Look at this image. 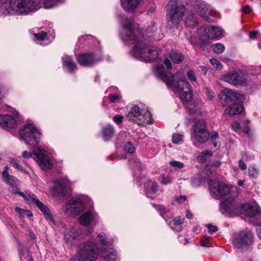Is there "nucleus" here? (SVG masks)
<instances>
[{"label":"nucleus","mask_w":261,"mask_h":261,"mask_svg":"<svg viewBox=\"0 0 261 261\" xmlns=\"http://www.w3.org/2000/svg\"><path fill=\"white\" fill-rule=\"evenodd\" d=\"M136 166L137 167L142 168L143 165L141 164L140 161L139 160H137L136 162Z\"/></svg>","instance_id":"774afa93"},{"label":"nucleus","mask_w":261,"mask_h":261,"mask_svg":"<svg viewBox=\"0 0 261 261\" xmlns=\"http://www.w3.org/2000/svg\"><path fill=\"white\" fill-rule=\"evenodd\" d=\"M109 98L111 102H116L119 100V96L118 95H110Z\"/></svg>","instance_id":"6e6d98bb"},{"label":"nucleus","mask_w":261,"mask_h":261,"mask_svg":"<svg viewBox=\"0 0 261 261\" xmlns=\"http://www.w3.org/2000/svg\"><path fill=\"white\" fill-rule=\"evenodd\" d=\"M231 127L233 130L235 132H237L240 129L241 125L238 122H234L232 125Z\"/></svg>","instance_id":"4d7b16f0"},{"label":"nucleus","mask_w":261,"mask_h":261,"mask_svg":"<svg viewBox=\"0 0 261 261\" xmlns=\"http://www.w3.org/2000/svg\"><path fill=\"white\" fill-rule=\"evenodd\" d=\"M186 8L184 5L175 0L170 1L167 5L168 23L171 27L177 28L185 14Z\"/></svg>","instance_id":"423d86ee"},{"label":"nucleus","mask_w":261,"mask_h":261,"mask_svg":"<svg viewBox=\"0 0 261 261\" xmlns=\"http://www.w3.org/2000/svg\"><path fill=\"white\" fill-rule=\"evenodd\" d=\"M127 117L129 120L143 126L151 124L153 121L151 115L147 108H141L137 105L130 108Z\"/></svg>","instance_id":"7ed1b4c3"},{"label":"nucleus","mask_w":261,"mask_h":261,"mask_svg":"<svg viewBox=\"0 0 261 261\" xmlns=\"http://www.w3.org/2000/svg\"><path fill=\"white\" fill-rule=\"evenodd\" d=\"M62 59L64 66L68 69L70 72L72 73L76 70V66L70 56H64Z\"/></svg>","instance_id":"bb28decb"},{"label":"nucleus","mask_w":261,"mask_h":261,"mask_svg":"<svg viewBox=\"0 0 261 261\" xmlns=\"http://www.w3.org/2000/svg\"><path fill=\"white\" fill-rule=\"evenodd\" d=\"M40 4L43 2V7L46 9L52 8L57 6L61 0H40Z\"/></svg>","instance_id":"72a5a7b5"},{"label":"nucleus","mask_w":261,"mask_h":261,"mask_svg":"<svg viewBox=\"0 0 261 261\" xmlns=\"http://www.w3.org/2000/svg\"><path fill=\"white\" fill-rule=\"evenodd\" d=\"M194 135L196 139L202 143L207 139V133L206 131V125L203 120H199L195 124Z\"/></svg>","instance_id":"2eb2a0df"},{"label":"nucleus","mask_w":261,"mask_h":261,"mask_svg":"<svg viewBox=\"0 0 261 261\" xmlns=\"http://www.w3.org/2000/svg\"><path fill=\"white\" fill-rule=\"evenodd\" d=\"M206 93L210 100L213 99L215 96V93L208 89H206Z\"/></svg>","instance_id":"680f3d73"},{"label":"nucleus","mask_w":261,"mask_h":261,"mask_svg":"<svg viewBox=\"0 0 261 261\" xmlns=\"http://www.w3.org/2000/svg\"><path fill=\"white\" fill-rule=\"evenodd\" d=\"M147 190H149L152 194H154L158 190V185L156 182L152 181H148L145 184Z\"/></svg>","instance_id":"f704fd0d"},{"label":"nucleus","mask_w":261,"mask_h":261,"mask_svg":"<svg viewBox=\"0 0 261 261\" xmlns=\"http://www.w3.org/2000/svg\"><path fill=\"white\" fill-rule=\"evenodd\" d=\"M10 162H11V164L12 165V166L15 168H16L20 171H23V169H22V168L21 167V166L20 165L18 164V162L15 160L12 159Z\"/></svg>","instance_id":"09e8293b"},{"label":"nucleus","mask_w":261,"mask_h":261,"mask_svg":"<svg viewBox=\"0 0 261 261\" xmlns=\"http://www.w3.org/2000/svg\"><path fill=\"white\" fill-rule=\"evenodd\" d=\"M19 135L27 145L33 147V149L38 147L36 145L40 141L41 133L33 124L24 125L19 129Z\"/></svg>","instance_id":"20e7f679"},{"label":"nucleus","mask_w":261,"mask_h":261,"mask_svg":"<svg viewBox=\"0 0 261 261\" xmlns=\"http://www.w3.org/2000/svg\"><path fill=\"white\" fill-rule=\"evenodd\" d=\"M124 150L127 153H132L135 152V148L130 142H127L125 144Z\"/></svg>","instance_id":"a19ab883"},{"label":"nucleus","mask_w":261,"mask_h":261,"mask_svg":"<svg viewBox=\"0 0 261 261\" xmlns=\"http://www.w3.org/2000/svg\"><path fill=\"white\" fill-rule=\"evenodd\" d=\"M239 207L234 199L229 197L221 203L220 208L223 214H233L237 213Z\"/></svg>","instance_id":"f3484780"},{"label":"nucleus","mask_w":261,"mask_h":261,"mask_svg":"<svg viewBox=\"0 0 261 261\" xmlns=\"http://www.w3.org/2000/svg\"><path fill=\"white\" fill-rule=\"evenodd\" d=\"M250 10H251V9H250V6L248 5H246L243 7L242 10L244 13L247 14V13H249V12L250 11Z\"/></svg>","instance_id":"69168bd1"},{"label":"nucleus","mask_w":261,"mask_h":261,"mask_svg":"<svg viewBox=\"0 0 261 261\" xmlns=\"http://www.w3.org/2000/svg\"><path fill=\"white\" fill-rule=\"evenodd\" d=\"M69 185V181L67 178H61L55 182V189L58 193L63 194Z\"/></svg>","instance_id":"4be33fe9"},{"label":"nucleus","mask_w":261,"mask_h":261,"mask_svg":"<svg viewBox=\"0 0 261 261\" xmlns=\"http://www.w3.org/2000/svg\"><path fill=\"white\" fill-rule=\"evenodd\" d=\"M122 30L120 34L123 40H133L136 44L132 49L134 57L145 62L154 61L158 57V50L155 46H148L144 41L139 40L133 31L134 19L120 16Z\"/></svg>","instance_id":"f03ea898"},{"label":"nucleus","mask_w":261,"mask_h":261,"mask_svg":"<svg viewBox=\"0 0 261 261\" xmlns=\"http://www.w3.org/2000/svg\"><path fill=\"white\" fill-rule=\"evenodd\" d=\"M12 191L14 193H18L26 200H29V198H30L34 203L36 202V200H38V199L36 198V196L29 191H26L25 194L22 192H18V189H13Z\"/></svg>","instance_id":"c756f323"},{"label":"nucleus","mask_w":261,"mask_h":261,"mask_svg":"<svg viewBox=\"0 0 261 261\" xmlns=\"http://www.w3.org/2000/svg\"><path fill=\"white\" fill-rule=\"evenodd\" d=\"M250 221L256 225H261V213L258 211L254 216L250 219Z\"/></svg>","instance_id":"e433bc0d"},{"label":"nucleus","mask_w":261,"mask_h":261,"mask_svg":"<svg viewBox=\"0 0 261 261\" xmlns=\"http://www.w3.org/2000/svg\"><path fill=\"white\" fill-rule=\"evenodd\" d=\"M85 207L80 199L72 198L65 205V213L71 215H78L84 210Z\"/></svg>","instance_id":"f8f14e48"},{"label":"nucleus","mask_w":261,"mask_h":261,"mask_svg":"<svg viewBox=\"0 0 261 261\" xmlns=\"http://www.w3.org/2000/svg\"><path fill=\"white\" fill-rule=\"evenodd\" d=\"M94 214L90 211L83 213L79 218L80 223L85 226H87L94 219Z\"/></svg>","instance_id":"cd10ccee"},{"label":"nucleus","mask_w":261,"mask_h":261,"mask_svg":"<svg viewBox=\"0 0 261 261\" xmlns=\"http://www.w3.org/2000/svg\"><path fill=\"white\" fill-rule=\"evenodd\" d=\"M22 156L24 158L28 159V158H30L32 157V153L31 152H28L27 151H24L22 152Z\"/></svg>","instance_id":"e2e57ef3"},{"label":"nucleus","mask_w":261,"mask_h":261,"mask_svg":"<svg viewBox=\"0 0 261 261\" xmlns=\"http://www.w3.org/2000/svg\"><path fill=\"white\" fill-rule=\"evenodd\" d=\"M10 162H11V164L12 165V166L15 168H16L20 171H23V169H22V168L21 167V166L20 165L18 164V162L15 160L12 159Z\"/></svg>","instance_id":"de8ad7c7"},{"label":"nucleus","mask_w":261,"mask_h":261,"mask_svg":"<svg viewBox=\"0 0 261 261\" xmlns=\"http://www.w3.org/2000/svg\"><path fill=\"white\" fill-rule=\"evenodd\" d=\"M2 177L4 181H5L6 184L12 186H14L15 185H17V178L13 176L9 175L8 166H5L4 167L3 172L2 173Z\"/></svg>","instance_id":"b1692460"},{"label":"nucleus","mask_w":261,"mask_h":261,"mask_svg":"<svg viewBox=\"0 0 261 261\" xmlns=\"http://www.w3.org/2000/svg\"><path fill=\"white\" fill-rule=\"evenodd\" d=\"M169 164L174 167L175 170H179L185 167L184 163L177 161H171L169 162Z\"/></svg>","instance_id":"58836bf2"},{"label":"nucleus","mask_w":261,"mask_h":261,"mask_svg":"<svg viewBox=\"0 0 261 261\" xmlns=\"http://www.w3.org/2000/svg\"><path fill=\"white\" fill-rule=\"evenodd\" d=\"M78 63L83 66H90L96 63L97 60L92 54H84L77 57Z\"/></svg>","instance_id":"6ab92c4d"},{"label":"nucleus","mask_w":261,"mask_h":261,"mask_svg":"<svg viewBox=\"0 0 261 261\" xmlns=\"http://www.w3.org/2000/svg\"><path fill=\"white\" fill-rule=\"evenodd\" d=\"M151 31L152 30H150L149 29H147V30L145 31L146 34H141V37L144 39H146V37L154 39H157V38L156 37V35L154 33V31L152 32Z\"/></svg>","instance_id":"4c0bfd02"},{"label":"nucleus","mask_w":261,"mask_h":261,"mask_svg":"<svg viewBox=\"0 0 261 261\" xmlns=\"http://www.w3.org/2000/svg\"><path fill=\"white\" fill-rule=\"evenodd\" d=\"M210 61L213 67L217 69H220L222 67L221 63L216 59H212L210 60Z\"/></svg>","instance_id":"a18cd8bd"},{"label":"nucleus","mask_w":261,"mask_h":261,"mask_svg":"<svg viewBox=\"0 0 261 261\" xmlns=\"http://www.w3.org/2000/svg\"><path fill=\"white\" fill-rule=\"evenodd\" d=\"M99 255L107 261H117L118 259L117 252L113 248H102L99 251Z\"/></svg>","instance_id":"aec40b11"},{"label":"nucleus","mask_w":261,"mask_h":261,"mask_svg":"<svg viewBox=\"0 0 261 261\" xmlns=\"http://www.w3.org/2000/svg\"><path fill=\"white\" fill-rule=\"evenodd\" d=\"M164 64L166 66L167 69H171L172 68V64L170 60L168 58H165L163 61Z\"/></svg>","instance_id":"13d9d810"},{"label":"nucleus","mask_w":261,"mask_h":261,"mask_svg":"<svg viewBox=\"0 0 261 261\" xmlns=\"http://www.w3.org/2000/svg\"><path fill=\"white\" fill-rule=\"evenodd\" d=\"M187 74L188 79L191 82H195L196 81V76L193 70H189Z\"/></svg>","instance_id":"49530a36"},{"label":"nucleus","mask_w":261,"mask_h":261,"mask_svg":"<svg viewBox=\"0 0 261 261\" xmlns=\"http://www.w3.org/2000/svg\"><path fill=\"white\" fill-rule=\"evenodd\" d=\"M40 8V0H10L9 8L19 14H27Z\"/></svg>","instance_id":"39448f33"},{"label":"nucleus","mask_w":261,"mask_h":261,"mask_svg":"<svg viewBox=\"0 0 261 261\" xmlns=\"http://www.w3.org/2000/svg\"><path fill=\"white\" fill-rule=\"evenodd\" d=\"M239 168L242 170H244L247 169V165L244 163V160L243 159H241L239 162Z\"/></svg>","instance_id":"5fc2aeb1"},{"label":"nucleus","mask_w":261,"mask_h":261,"mask_svg":"<svg viewBox=\"0 0 261 261\" xmlns=\"http://www.w3.org/2000/svg\"><path fill=\"white\" fill-rule=\"evenodd\" d=\"M184 218H180L179 217L175 218L174 220V225L177 226L181 224L184 222Z\"/></svg>","instance_id":"603ef678"},{"label":"nucleus","mask_w":261,"mask_h":261,"mask_svg":"<svg viewBox=\"0 0 261 261\" xmlns=\"http://www.w3.org/2000/svg\"><path fill=\"white\" fill-rule=\"evenodd\" d=\"M210 190L216 198L223 197L229 192V187L225 184L216 180H210L208 182Z\"/></svg>","instance_id":"9b49d317"},{"label":"nucleus","mask_w":261,"mask_h":261,"mask_svg":"<svg viewBox=\"0 0 261 261\" xmlns=\"http://www.w3.org/2000/svg\"><path fill=\"white\" fill-rule=\"evenodd\" d=\"M169 56L173 62L177 64L180 63L184 59V57L180 52L170 51Z\"/></svg>","instance_id":"7c9ffc66"},{"label":"nucleus","mask_w":261,"mask_h":261,"mask_svg":"<svg viewBox=\"0 0 261 261\" xmlns=\"http://www.w3.org/2000/svg\"><path fill=\"white\" fill-rule=\"evenodd\" d=\"M242 208L243 214L249 218V221L258 212L256 208L249 204L244 205Z\"/></svg>","instance_id":"c85d7f7f"},{"label":"nucleus","mask_w":261,"mask_h":261,"mask_svg":"<svg viewBox=\"0 0 261 261\" xmlns=\"http://www.w3.org/2000/svg\"><path fill=\"white\" fill-rule=\"evenodd\" d=\"M176 200L178 203H182L187 200V196L186 195H180L176 197Z\"/></svg>","instance_id":"864d4df0"},{"label":"nucleus","mask_w":261,"mask_h":261,"mask_svg":"<svg viewBox=\"0 0 261 261\" xmlns=\"http://www.w3.org/2000/svg\"><path fill=\"white\" fill-rule=\"evenodd\" d=\"M15 211L19 214L20 216L22 217L25 216V210L17 207L15 208Z\"/></svg>","instance_id":"052dcab7"},{"label":"nucleus","mask_w":261,"mask_h":261,"mask_svg":"<svg viewBox=\"0 0 261 261\" xmlns=\"http://www.w3.org/2000/svg\"><path fill=\"white\" fill-rule=\"evenodd\" d=\"M208 231L211 233L216 232L218 230V228L216 226L213 225L212 224H208L207 225Z\"/></svg>","instance_id":"8fccbe9b"},{"label":"nucleus","mask_w":261,"mask_h":261,"mask_svg":"<svg viewBox=\"0 0 261 261\" xmlns=\"http://www.w3.org/2000/svg\"><path fill=\"white\" fill-rule=\"evenodd\" d=\"M34 36L37 40L42 41L46 38L47 34L44 32H41L37 34H35Z\"/></svg>","instance_id":"37998d69"},{"label":"nucleus","mask_w":261,"mask_h":261,"mask_svg":"<svg viewBox=\"0 0 261 261\" xmlns=\"http://www.w3.org/2000/svg\"><path fill=\"white\" fill-rule=\"evenodd\" d=\"M156 74L173 91L179 92L180 98L187 102L185 106L188 113L193 114L199 111L201 103L197 101L191 102L193 97L192 88L187 81L181 79L179 73L171 74L159 67L156 69Z\"/></svg>","instance_id":"f257e3e1"},{"label":"nucleus","mask_w":261,"mask_h":261,"mask_svg":"<svg viewBox=\"0 0 261 261\" xmlns=\"http://www.w3.org/2000/svg\"><path fill=\"white\" fill-rule=\"evenodd\" d=\"M78 238L79 236L76 234V230L74 228L66 230L64 233V240L68 244H73Z\"/></svg>","instance_id":"5701e85b"},{"label":"nucleus","mask_w":261,"mask_h":261,"mask_svg":"<svg viewBox=\"0 0 261 261\" xmlns=\"http://www.w3.org/2000/svg\"><path fill=\"white\" fill-rule=\"evenodd\" d=\"M237 102H233L232 104L227 107L225 111V114L230 116H233L240 114L243 112L244 107L243 105Z\"/></svg>","instance_id":"412c9836"},{"label":"nucleus","mask_w":261,"mask_h":261,"mask_svg":"<svg viewBox=\"0 0 261 261\" xmlns=\"http://www.w3.org/2000/svg\"><path fill=\"white\" fill-rule=\"evenodd\" d=\"M197 20L196 17L193 14H189L186 18L185 20V25L187 27L194 28L197 24Z\"/></svg>","instance_id":"2f4dec72"},{"label":"nucleus","mask_w":261,"mask_h":261,"mask_svg":"<svg viewBox=\"0 0 261 261\" xmlns=\"http://www.w3.org/2000/svg\"><path fill=\"white\" fill-rule=\"evenodd\" d=\"M257 32L255 31H251L249 34V37L251 39H254L256 37Z\"/></svg>","instance_id":"338daca9"},{"label":"nucleus","mask_w":261,"mask_h":261,"mask_svg":"<svg viewBox=\"0 0 261 261\" xmlns=\"http://www.w3.org/2000/svg\"><path fill=\"white\" fill-rule=\"evenodd\" d=\"M114 128L111 125H107L102 130V134L105 140H109L113 135Z\"/></svg>","instance_id":"473e14b6"},{"label":"nucleus","mask_w":261,"mask_h":261,"mask_svg":"<svg viewBox=\"0 0 261 261\" xmlns=\"http://www.w3.org/2000/svg\"><path fill=\"white\" fill-rule=\"evenodd\" d=\"M183 138V135L179 134H173L172 135V142L173 143L177 144L181 141Z\"/></svg>","instance_id":"79ce46f5"},{"label":"nucleus","mask_w":261,"mask_h":261,"mask_svg":"<svg viewBox=\"0 0 261 261\" xmlns=\"http://www.w3.org/2000/svg\"><path fill=\"white\" fill-rule=\"evenodd\" d=\"M123 118V116L122 115H115L113 117V120L117 124H120L122 122Z\"/></svg>","instance_id":"3c124183"},{"label":"nucleus","mask_w":261,"mask_h":261,"mask_svg":"<svg viewBox=\"0 0 261 261\" xmlns=\"http://www.w3.org/2000/svg\"><path fill=\"white\" fill-rule=\"evenodd\" d=\"M45 152L44 149L39 147H35L33 150V153L39 166L42 169L47 170L51 169L53 165L50 160L45 155Z\"/></svg>","instance_id":"ddd939ff"},{"label":"nucleus","mask_w":261,"mask_h":261,"mask_svg":"<svg viewBox=\"0 0 261 261\" xmlns=\"http://www.w3.org/2000/svg\"><path fill=\"white\" fill-rule=\"evenodd\" d=\"M218 137V134L216 132H212L210 135V138L212 140H216Z\"/></svg>","instance_id":"0e129e2a"},{"label":"nucleus","mask_w":261,"mask_h":261,"mask_svg":"<svg viewBox=\"0 0 261 261\" xmlns=\"http://www.w3.org/2000/svg\"><path fill=\"white\" fill-rule=\"evenodd\" d=\"M159 180L161 183L165 185L171 182V179L168 176H161L159 178Z\"/></svg>","instance_id":"c03bdc74"},{"label":"nucleus","mask_w":261,"mask_h":261,"mask_svg":"<svg viewBox=\"0 0 261 261\" xmlns=\"http://www.w3.org/2000/svg\"><path fill=\"white\" fill-rule=\"evenodd\" d=\"M212 48L214 52L217 54H220L223 53L225 50L224 45L220 43H217L213 44Z\"/></svg>","instance_id":"c9c22d12"},{"label":"nucleus","mask_w":261,"mask_h":261,"mask_svg":"<svg viewBox=\"0 0 261 261\" xmlns=\"http://www.w3.org/2000/svg\"><path fill=\"white\" fill-rule=\"evenodd\" d=\"M17 120L9 115L0 114V126L6 129L13 128L16 126Z\"/></svg>","instance_id":"a211bd4d"},{"label":"nucleus","mask_w":261,"mask_h":261,"mask_svg":"<svg viewBox=\"0 0 261 261\" xmlns=\"http://www.w3.org/2000/svg\"><path fill=\"white\" fill-rule=\"evenodd\" d=\"M106 236V234L104 232H100L98 235L99 243L104 245H107L109 244Z\"/></svg>","instance_id":"ea45409f"},{"label":"nucleus","mask_w":261,"mask_h":261,"mask_svg":"<svg viewBox=\"0 0 261 261\" xmlns=\"http://www.w3.org/2000/svg\"><path fill=\"white\" fill-rule=\"evenodd\" d=\"M198 33L202 36L213 39L221 37L223 35V30L219 27L208 25L201 27L198 30Z\"/></svg>","instance_id":"4468645a"},{"label":"nucleus","mask_w":261,"mask_h":261,"mask_svg":"<svg viewBox=\"0 0 261 261\" xmlns=\"http://www.w3.org/2000/svg\"><path fill=\"white\" fill-rule=\"evenodd\" d=\"M35 204L36 206L38 207L40 210L43 213L46 219L50 220L51 221H53V215L50 213L49 210L45 204L40 201L39 199L36 200V202Z\"/></svg>","instance_id":"a878e982"},{"label":"nucleus","mask_w":261,"mask_h":261,"mask_svg":"<svg viewBox=\"0 0 261 261\" xmlns=\"http://www.w3.org/2000/svg\"><path fill=\"white\" fill-rule=\"evenodd\" d=\"M222 80L236 86L242 85L246 82L245 75L242 71L240 70L228 72L222 76Z\"/></svg>","instance_id":"1a4fd4ad"},{"label":"nucleus","mask_w":261,"mask_h":261,"mask_svg":"<svg viewBox=\"0 0 261 261\" xmlns=\"http://www.w3.org/2000/svg\"><path fill=\"white\" fill-rule=\"evenodd\" d=\"M219 97L220 102L223 107L231 101L235 102L244 99V95L227 88L222 91Z\"/></svg>","instance_id":"9d476101"},{"label":"nucleus","mask_w":261,"mask_h":261,"mask_svg":"<svg viewBox=\"0 0 261 261\" xmlns=\"http://www.w3.org/2000/svg\"><path fill=\"white\" fill-rule=\"evenodd\" d=\"M193 5L196 12L205 20L211 22L207 17L210 15L211 10L209 6L205 2L201 0H195Z\"/></svg>","instance_id":"dca6fc26"},{"label":"nucleus","mask_w":261,"mask_h":261,"mask_svg":"<svg viewBox=\"0 0 261 261\" xmlns=\"http://www.w3.org/2000/svg\"><path fill=\"white\" fill-rule=\"evenodd\" d=\"M152 206L154 207L156 210L161 212L165 211V207L161 205H156L154 203H152Z\"/></svg>","instance_id":"bf43d9fd"},{"label":"nucleus","mask_w":261,"mask_h":261,"mask_svg":"<svg viewBox=\"0 0 261 261\" xmlns=\"http://www.w3.org/2000/svg\"><path fill=\"white\" fill-rule=\"evenodd\" d=\"M140 0H121L122 7L126 11H133L136 8Z\"/></svg>","instance_id":"393cba45"},{"label":"nucleus","mask_w":261,"mask_h":261,"mask_svg":"<svg viewBox=\"0 0 261 261\" xmlns=\"http://www.w3.org/2000/svg\"><path fill=\"white\" fill-rule=\"evenodd\" d=\"M80 261H94L98 254L97 247L91 242L81 243L77 252Z\"/></svg>","instance_id":"0eeeda50"},{"label":"nucleus","mask_w":261,"mask_h":261,"mask_svg":"<svg viewBox=\"0 0 261 261\" xmlns=\"http://www.w3.org/2000/svg\"><path fill=\"white\" fill-rule=\"evenodd\" d=\"M253 241L252 233L250 231L244 230L234 235L232 243L236 247L241 251H243L252 245Z\"/></svg>","instance_id":"6e6552de"}]
</instances>
